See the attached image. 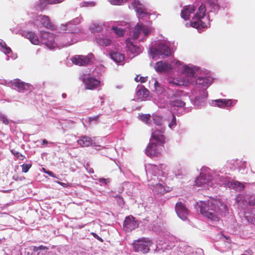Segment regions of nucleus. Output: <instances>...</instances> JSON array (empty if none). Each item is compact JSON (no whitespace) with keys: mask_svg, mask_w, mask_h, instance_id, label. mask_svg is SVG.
Listing matches in <instances>:
<instances>
[{"mask_svg":"<svg viewBox=\"0 0 255 255\" xmlns=\"http://www.w3.org/2000/svg\"><path fill=\"white\" fill-rule=\"evenodd\" d=\"M201 214L212 221L217 222L220 216H225L228 211L227 205L219 199H211L207 202L197 203Z\"/></svg>","mask_w":255,"mask_h":255,"instance_id":"1","label":"nucleus"},{"mask_svg":"<svg viewBox=\"0 0 255 255\" xmlns=\"http://www.w3.org/2000/svg\"><path fill=\"white\" fill-rule=\"evenodd\" d=\"M206 9L205 5L202 4L198 8V11L195 14L191 21V26L197 29L205 28L207 27V21L208 18H206V21L203 20L205 19Z\"/></svg>","mask_w":255,"mask_h":255,"instance_id":"2","label":"nucleus"},{"mask_svg":"<svg viewBox=\"0 0 255 255\" xmlns=\"http://www.w3.org/2000/svg\"><path fill=\"white\" fill-rule=\"evenodd\" d=\"M152 245L151 241L146 238H141L135 241L133 244V248L135 252H141L147 253L150 250V247Z\"/></svg>","mask_w":255,"mask_h":255,"instance_id":"3","label":"nucleus"},{"mask_svg":"<svg viewBox=\"0 0 255 255\" xmlns=\"http://www.w3.org/2000/svg\"><path fill=\"white\" fill-rule=\"evenodd\" d=\"M95 59V56L92 53L87 55H76L71 58L72 63L80 66H85L91 65Z\"/></svg>","mask_w":255,"mask_h":255,"instance_id":"4","label":"nucleus"},{"mask_svg":"<svg viewBox=\"0 0 255 255\" xmlns=\"http://www.w3.org/2000/svg\"><path fill=\"white\" fill-rule=\"evenodd\" d=\"M162 148L159 144L150 141L145 149V153L151 158L158 157L161 155Z\"/></svg>","mask_w":255,"mask_h":255,"instance_id":"5","label":"nucleus"},{"mask_svg":"<svg viewBox=\"0 0 255 255\" xmlns=\"http://www.w3.org/2000/svg\"><path fill=\"white\" fill-rule=\"evenodd\" d=\"M150 52L153 58L159 55L167 57L170 54V49L168 45L163 43H160L155 47L151 48Z\"/></svg>","mask_w":255,"mask_h":255,"instance_id":"6","label":"nucleus"},{"mask_svg":"<svg viewBox=\"0 0 255 255\" xmlns=\"http://www.w3.org/2000/svg\"><path fill=\"white\" fill-rule=\"evenodd\" d=\"M138 221L132 216L127 217L124 222V227L127 232H130L138 227Z\"/></svg>","mask_w":255,"mask_h":255,"instance_id":"7","label":"nucleus"},{"mask_svg":"<svg viewBox=\"0 0 255 255\" xmlns=\"http://www.w3.org/2000/svg\"><path fill=\"white\" fill-rule=\"evenodd\" d=\"M82 81L85 84V89L93 90L100 86V81L93 77L83 78Z\"/></svg>","mask_w":255,"mask_h":255,"instance_id":"8","label":"nucleus"},{"mask_svg":"<svg viewBox=\"0 0 255 255\" xmlns=\"http://www.w3.org/2000/svg\"><path fill=\"white\" fill-rule=\"evenodd\" d=\"M41 38L43 43L49 48L55 47L54 38L52 33L42 31L41 32Z\"/></svg>","mask_w":255,"mask_h":255,"instance_id":"9","label":"nucleus"},{"mask_svg":"<svg viewBox=\"0 0 255 255\" xmlns=\"http://www.w3.org/2000/svg\"><path fill=\"white\" fill-rule=\"evenodd\" d=\"M164 132V129L155 130L151 133L150 141H156L160 146L164 147V144L165 142V136L163 134Z\"/></svg>","mask_w":255,"mask_h":255,"instance_id":"10","label":"nucleus"},{"mask_svg":"<svg viewBox=\"0 0 255 255\" xmlns=\"http://www.w3.org/2000/svg\"><path fill=\"white\" fill-rule=\"evenodd\" d=\"M143 33L145 36H148L151 32V30L144 25L137 24L134 27L133 31V38L136 39L139 38V34Z\"/></svg>","mask_w":255,"mask_h":255,"instance_id":"11","label":"nucleus"},{"mask_svg":"<svg viewBox=\"0 0 255 255\" xmlns=\"http://www.w3.org/2000/svg\"><path fill=\"white\" fill-rule=\"evenodd\" d=\"M175 209L178 216L182 220H185L188 215V210L185 205L181 202H177Z\"/></svg>","mask_w":255,"mask_h":255,"instance_id":"12","label":"nucleus"},{"mask_svg":"<svg viewBox=\"0 0 255 255\" xmlns=\"http://www.w3.org/2000/svg\"><path fill=\"white\" fill-rule=\"evenodd\" d=\"M10 83L11 86L16 87L19 92L30 90L31 87L30 84L21 81L19 79H13Z\"/></svg>","mask_w":255,"mask_h":255,"instance_id":"13","label":"nucleus"},{"mask_svg":"<svg viewBox=\"0 0 255 255\" xmlns=\"http://www.w3.org/2000/svg\"><path fill=\"white\" fill-rule=\"evenodd\" d=\"M172 68L171 64L163 61H158L156 62L154 66V69L158 72H167L170 70Z\"/></svg>","mask_w":255,"mask_h":255,"instance_id":"14","label":"nucleus"},{"mask_svg":"<svg viewBox=\"0 0 255 255\" xmlns=\"http://www.w3.org/2000/svg\"><path fill=\"white\" fill-rule=\"evenodd\" d=\"M195 9L193 5L185 6L181 11V16L185 20L189 19L190 14L194 12Z\"/></svg>","mask_w":255,"mask_h":255,"instance_id":"15","label":"nucleus"},{"mask_svg":"<svg viewBox=\"0 0 255 255\" xmlns=\"http://www.w3.org/2000/svg\"><path fill=\"white\" fill-rule=\"evenodd\" d=\"M177 96V94H173L170 98V101H169V104L171 107H184L185 105V103L180 99H176Z\"/></svg>","mask_w":255,"mask_h":255,"instance_id":"16","label":"nucleus"},{"mask_svg":"<svg viewBox=\"0 0 255 255\" xmlns=\"http://www.w3.org/2000/svg\"><path fill=\"white\" fill-rule=\"evenodd\" d=\"M207 176L206 174H200L196 180L197 185L201 186L206 184L209 186H212L211 180L209 178H207Z\"/></svg>","mask_w":255,"mask_h":255,"instance_id":"17","label":"nucleus"},{"mask_svg":"<svg viewBox=\"0 0 255 255\" xmlns=\"http://www.w3.org/2000/svg\"><path fill=\"white\" fill-rule=\"evenodd\" d=\"M38 17L43 26L51 30L54 29V25L51 23L48 16L40 15Z\"/></svg>","mask_w":255,"mask_h":255,"instance_id":"18","label":"nucleus"},{"mask_svg":"<svg viewBox=\"0 0 255 255\" xmlns=\"http://www.w3.org/2000/svg\"><path fill=\"white\" fill-rule=\"evenodd\" d=\"M147 174H149L154 176H158L160 174L161 171L158 167L154 164H148L146 167Z\"/></svg>","mask_w":255,"mask_h":255,"instance_id":"19","label":"nucleus"},{"mask_svg":"<svg viewBox=\"0 0 255 255\" xmlns=\"http://www.w3.org/2000/svg\"><path fill=\"white\" fill-rule=\"evenodd\" d=\"M126 43L127 48L131 53L136 54L140 53V48L137 46L133 44L130 38H127L126 40Z\"/></svg>","mask_w":255,"mask_h":255,"instance_id":"20","label":"nucleus"},{"mask_svg":"<svg viewBox=\"0 0 255 255\" xmlns=\"http://www.w3.org/2000/svg\"><path fill=\"white\" fill-rule=\"evenodd\" d=\"M215 106L219 108H225L230 106L232 105V101L229 99H218L214 101Z\"/></svg>","mask_w":255,"mask_h":255,"instance_id":"21","label":"nucleus"},{"mask_svg":"<svg viewBox=\"0 0 255 255\" xmlns=\"http://www.w3.org/2000/svg\"><path fill=\"white\" fill-rule=\"evenodd\" d=\"M77 142L81 147H88L92 144L93 140L90 137L84 135L81 136Z\"/></svg>","mask_w":255,"mask_h":255,"instance_id":"22","label":"nucleus"},{"mask_svg":"<svg viewBox=\"0 0 255 255\" xmlns=\"http://www.w3.org/2000/svg\"><path fill=\"white\" fill-rule=\"evenodd\" d=\"M153 191L157 194L163 195L166 192V187L161 183H157L153 186Z\"/></svg>","mask_w":255,"mask_h":255,"instance_id":"23","label":"nucleus"},{"mask_svg":"<svg viewBox=\"0 0 255 255\" xmlns=\"http://www.w3.org/2000/svg\"><path fill=\"white\" fill-rule=\"evenodd\" d=\"M110 57L117 63H121L124 60L125 56L118 52H112L110 54Z\"/></svg>","mask_w":255,"mask_h":255,"instance_id":"24","label":"nucleus"},{"mask_svg":"<svg viewBox=\"0 0 255 255\" xmlns=\"http://www.w3.org/2000/svg\"><path fill=\"white\" fill-rule=\"evenodd\" d=\"M96 40L97 42L100 45L103 46H108L110 45L111 43V40L110 39L108 38H105L103 36H101L100 35L96 37Z\"/></svg>","mask_w":255,"mask_h":255,"instance_id":"25","label":"nucleus"},{"mask_svg":"<svg viewBox=\"0 0 255 255\" xmlns=\"http://www.w3.org/2000/svg\"><path fill=\"white\" fill-rule=\"evenodd\" d=\"M26 37L28 39L30 42L34 45H38L39 43V40L38 36L35 34L34 32L31 31H28L26 33Z\"/></svg>","mask_w":255,"mask_h":255,"instance_id":"26","label":"nucleus"},{"mask_svg":"<svg viewBox=\"0 0 255 255\" xmlns=\"http://www.w3.org/2000/svg\"><path fill=\"white\" fill-rule=\"evenodd\" d=\"M137 95L139 99L141 100H144L148 97L149 92L144 87H142L140 89H139L136 92Z\"/></svg>","mask_w":255,"mask_h":255,"instance_id":"27","label":"nucleus"},{"mask_svg":"<svg viewBox=\"0 0 255 255\" xmlns=\"http://www.w3.org/2000/svg\"><path fill=\"white\" fill-rule=\"evenodd\" d=\"M207 95V93L205 91H201L199 96H196L194 100L195 104L199 106L200 103H202L205 101Z\"/></svg>","mask_w":255,"mask_h":255,"instance_id":"28","label":"nucleus"},{"mask_svg":"<svg viewBox=\"0 0 255 255\" xmlns=\"http://www.w3.org/2000/svg\"><path fill=\"white\" fill-rule=\"evenodd\" d=\"M48 4H51L50 0H39L37 4L38 8L40 10H44Z\"/></svg>","mask_w":255,"mask_h":255,"instance_id":"29","label":"nucleus"},{"mask_svg":"<svg viewBox=\"0 0 255 255\" xmlns=\"http://www.w3.org/2000/svg\"><path fill=\"white\" fill-rule=\"evenodd\" d=\"M0 50L3 51L5 54H8L11 52L10 48L7 47L6 43L2 40L0 41Z\"/></svg>","mask_w":255,"mask_h":255,"instance_id":"30","label":"nucleus"},{"mask_svg":"<svg viewBox=\"0 0 255 255\" xmlns=\"http://www.w3.org/2000/svg\"><path fill=\"white\" fill-rule=\"evenodd\" d=\"M231 185L233 188L239 191H241L244 188L243 184L237 181L231 183Z\"/></svg>","mask_w":255,"mask_h":255,"instance_id":"31","label":"nucleus"},{"mask_svg":"<svg viewBox=\"0 0 255 255\" xmlns=\"http://www.w3.org/2000/svg\"><path fill=\"white\" fill-rule=\"evenodd\" d=\"M111 29L118 36H123L125 32L123 28L117 26H113Z\"/></svg>","mask_w":255,"mask_h":255,"instance_id":"32","label":"nucleus"},{"mask_svg":"<svg viewBox=\"0 0 255 255\" xmlns=\"http://www.w3.org/2000/svg\"><path fill=\"white\" fill-rule=\"evenodd\" d=\"M153 121L154 123L157 126L162 125L163 122L162 117L157 115L153 116Z\"/></svg>","mask_w":255,"mask_h":255,"instance_id":"33","label":"nucleus"},{"mask_svg":"<svg viewBox=\"0 0 255 255\" xmlns=\"http://www.w3.org/2000/svg\"><path fill=\"white\" fill-rule=\"evenodd\" d=\"M183 72L188 76L190 77H193L194 75V72L193 70L187 66L184 67Z\"/></svg>","mask_w":255,"mask_h":255,"instance_id":"34","label":"nucleus"},{"mask_svg":"<svg viewBox=\"0 0 255 255\" xmlns=\"http://www.w3.org/2000/svg\"><path fill=\"white\" fill-rule=\"evenodd\" d=\"M10 151L18 159L23 160L24 159L25 156L18 151H17L14 149H11Z\"/></svg>","mask_w":255,"mask_h":255,"instance_id":"35","label":"nucleus"},{"mask_svg":"<svg viewBox=\"0 0 255 255\" xmlns=\"http://www.w3.org/2000/svg\"><path fill=\"white\" fill-rule=\"evenodd\" d=\"M208 79H207L205 77H199L196 81V83L198 84L203 85L204 86H206V84L207 83V81Z\"/></svg>","mask_w":255,"mask_h":255,"instance_id":"36","label":"nucleus"},{"mask_svg":"<svg viewBox=\"0 0 255 255\" xmlns=\"http://www.w3.org/2000/svg\"><path fill=\"white\" fill-rule=\"evenodd\" d=\"M91 28L93 30L94 32H100L102 29V26L99 24H94L92 26H91Z\"/></svg>","mask_w":255,"mask_h":255,"instance_id":"37","label":"nucleus"},{"mask_svg":"<svg viewBox=\"0 0 255 255\" xmlns=\"http://www.w3.org/2000/svg\"><path fill=\"white\" fill-rule=\"evenodd\" d=\"M236 201L240 206L242 207L245 205L244 203V197L242 195H238L236 198Z\"/></svg>","mask_w":255,"mask_h":255,"instance_id":"38","label":"nucleus"},{"mask_svg":"<svg viewBox=\"0 0 255 255\" xmlns=\"http://www.w3.org/2000/svg\"><path fill=\"white\" fill-rule=\"evenodd\" d=\"M150 115L149 114L141 115L139 116V119L143 122H145L146 123H148L150 119Z\"/></svg>","mask_w":255,"mask_h":255,"instance_id":"39","label":"nucleus"},{"mask_svg":"<svg viewBox=\"0 0 255 255\" xmlns=\"http://www.w3.org/2000/svg\"><path fill=\"white\" fill-rule=\"evenodd\" d=\"M31 167V164H23L21 165L22 167V171L24 173H26L28 172L29 169Z\"/></svg>","mask_w":255,"mask_h":255,"instance_id":"40","label":"nucleus"},{"mask_svg":"<svg viewBox=\"0 0 255 255\" xmlns=\"http://www.w3.org/2000/svg\"><path fill=\"white\" fill-rule=\"evenodd\" d=\"M147 77H140L137 75L134 79L136 82H140L141 83H144L147 81Z\"/></svg>","mask_w":255,"mask_h":255,"instance_id":"41","label":"nucleus"},{"mask_svg":"<svg viewBox=\"0 0 255 255\" xmlns=\"http://www.w3.org/2000/svg\"><path fill=\"white\" fill-rule=\"evenodd\" d=\"M236 162L240 169L246 167V162L238 159H237Z\"/></svg>","mask_w":255,"mask_h":255,"instance_id":"42","label":"nucleus"},{"mask_svg":"<svg viewBox=\"0 0 255 255\" xmlns=\"http://www.w3.org/2000/svg\"><path fill=\"white\" fill-rule=\"evenodd\" d=\"M176 125V118L174 115H172V120L171 123L168 125V126L170 128H172Z\"/></svg>","mask_w":255,"mask_h":255,"instance_id":"43","label":"nucleus"},{"mask_svg":"<svg viewBox=\"0 0 255 255\" xmlns=\"http://www.w3.org/2000/svg\"><path fill=\"white\" fill-rule=\"evenodd\" d=\"M0 120L5 125H8L9 123L8 120L6 117L2 114H0Z\"/></svg>","mask_w":255,"mask_h":255,"instance_id":"44","label":"nucleus"},{"mask_svg":"<svg viewBox=\"0 0 255 255\" xmlns=\"http://www.w3.org/2000/svg\"><path fill=\"white\" fill-rule=\"evenodd\" d=\"M110 3L113 5H120L124 0H109Z\"/></svg>","mask_w":255,"mask_h":255,"instance_id":"45","label":"nucleus"},{"mask_svg":"<svg viewBox=\"0 0 255 255\" xmlns=\"http://www.w3.org/2000/svg\"><path fill=\"white\" fill-rule=\"evenodd\" d=\"M48 249V248L45 246H43L42 245L40 246L39 247H34V251L37 252L39 250H47Z\"/></svg>","mask_w":255,"mask_h":255,"instance_id":"46","label":"nucleus"},{"mask_svg":"<svg viewBox=\"0 0 255 255\" xmlns=\"http://www.w3.org/2000/svg\"><path fill=\"white\" fill-rule=\"evenodd\" d=\"M56 182L57 183H58V184L63 186L64 187H71V184L68 183H63V182H60V181H56Z\"/></svg>","mask_w":255,"mask_h":255,"instance_id":"47","label":"nucleus"},{"mask_svg":"<svg viewBox=\"0 0 255 255\" xmlns=\"http://www.w3.org/2000/svg\"><path fill=\"white\" fill-rule=\"evenodd\" d=\"M118 197L119 198H118L117 200V202H118L119 205L121 206L124 205L125 204V201L124 200L123 198L121 196Z\"/></svg>","mask_w":255,"mask_h":255,"instance_id":"48","label":"nucleus"},{"mask_svg":"<svg viewBox=\"0 0 255 255\" xmlns=\"http://www.w3.org/2000/svg\"><path fill=\"white\" fill-rule=\"evenodd\" d=\"M99 115L93 117H90L89 118V122L90 123L92 121L97 122L99 120Z\"/></svg>","mask_w":255,"mask_h":255,"instance_id":"49","label":"nucleus"},{"mask_svg":"<svg viewBox=\"0 0 255 255\" xmlns=\"http://www.w3.org/2000/svg\"><path fill=\"white\" fill-rule=\"evenodd\" d=\"M92 235H93V236L95 238H96V239H97L98 240H99L101 242H103V240L101 237H100L98 235H97L96 233H92Z\"/></svg>","mask_w":255,"mask_h":255,"instance_id":"50","label":"nucleus"},{"mask_svg":"<svg viewBox=\"0 0 255 255\" xmlns=\"http://www.w3.org/2000/svg\"><path fill=\"white\" fill-rule=\"evenodd\" d=\"M64 0H50L51 4H56L62 2Z\"/></svg>","mask_w":255,"mask_h":255,"instance_id":"51","label":"nucleus"},{"mask_svg":"<svg viewBox=\"0 0 255 255\" xmlns=\"http://www.w3.org/2000/svg\"><path fill=\"white\" fill-rule=\"evenodd\" d=\"M45 173L47 174L50 176H51V177H55V176L54 174L52 171H45Z\"/></svg>","mask_w":255,"mask_h":255,"instance_id":"52","label":"nucleus"},{"mask_svg":"<svg viewBox=\"0 0 255 255\" xmlns=\"http://www.w3.org/2000/svg\"><path fill=\"white\" fill-rule=\"evenodd\" d=\"M99 181H100V182L103 183H104L105 184H107V180L105 178H100V179H99Z\"/></svg>","mask_w":255,"mask_h":255,"instance_id":"53","label":"nucleus"},{"mask_svg":"<svg viewBox=\"0 0 255 255\" xmlns=\"http://www.w3.org/2000/svg\"><path fill=\"white\" fill-rule=\"evenodd\" d=\"M251 222L253 224H255V215L251 219Z\"/></svg>","mask_w":255,"mask_h":255,"instance_id":"54","label":"nucleus"},{"mask_svg":"<svg viewBox=\"0 0 255 255\" xmlns=\"http://www.w3.org/2000/svg\"><path fill=\"white\" fill-rule=\"evenodd\" d=\"M47 143H48V141L45 139H44L42 140V145L47 144Z\"/></svg>","mask_w":255,"mask_h":255,"instance_id":"55","label":"nucleus"},{"mask_svg":"<svg viewBox=\"0 0 255 255\" xmlns=\"http://www.w3.org/2000/svg\"><path fill=\"white\" fill-rule=\"evenodd\" d=\"M154 86L155 88L156 89L157 87L159 86V83L157 81H155L154 83Z\"/></svg>","mask_w":255,"mask_h":255,"instance_id":"56","label":"nucleus"},{"mask_svg":"<svg viewBox=\"0 0 255 255\" xmlns=\"http://www.w3.org/2000/svg\"><path fill=\"white\" fill-rule=\"evenodd\" d=\"M100 99L101 100V105H103V103H104V98H102V97H100Z\"/></svg>","mask_w":255,"mask_h":255,"instance_id":"57","label":"nucleus"},{"mask_svg":"<svg viewBox=\"0 0 255 255\" xmlns=\"http://www.w3.org/2000/svg\"><path fill=\"white\" fill-rule=\"evenodd\" d=\"M118 196H120V195H115V196H113V197H114L115 199H117L118 198H119V197H118Z\"/></svg>","mask_w":255,"mask_h":255,"instance_id":"58","label":"nucleus"},{"mask_svg":"<svg viewBox=\"0 0 255 255\" xmlns=\"http://www.w3.org/2000/svg\"><path fill=\"white\" fill-rule=\"evenodd\" d=\"M138 12L139 13H140V14H141L142 13H143V14L144 13L142 10H141V11H140L139 10L138 11Z\"/></svg>","mask_w":255,"mask_h":255,"instance_id":"59","label":"nucleus"},{"mask_svg":"<svg viewBox=\"0 0 255 255\" xmlns=\"http://www.w3.org/2000/svg\"><path fill=\"white\" fill-rule=\"evenodd\" d=\"M1 242V239H0V242Z\"/></svg>","mask_w":255,"mask_h":255,"instance_id":"60","label":"nucleus"}]
</instances>
